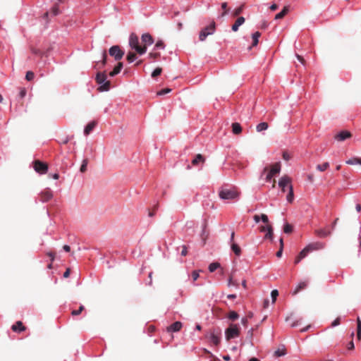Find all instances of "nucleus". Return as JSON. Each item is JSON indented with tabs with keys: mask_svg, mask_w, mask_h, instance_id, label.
I'll return each instance as SVG.
<instances>
[{
	"mask_svg": "<svg viewBox=\"0 0 361 361\" xmlns=\"http://www.w3.org/2000/svg\"><path fill=\"white\" fill-rule=\"evenodd\" d=\"M70 274H71V269H67L66 270V271L63 273V277L64 278H68L70 276Z\"/></svg>",
	"mask_w": 361,
	"mask_h": 361,
	"instance_id": "nucleus-63",
	"label": "nucleus"
},
{
	"mask_svg": "<svg viewBox=\"0 0 361 361\" xmlns=\"http://www.w3.org/2000/svg\"><path fill=\"white\" fill-rule=\"evenodd\" d=\"M232 132L235 135H239L242 132V128L238 123H233L232 124Z\"/></svg>",
	"mask_w": 361,
	"mask_h": 361,
	"instance_id": "nucleus-23",
	"label": "nucleus"
},
{
	"mask_svg": "<svg viewBox=\"0 0 361 361\" xmlns=\"http://www.w3.org/2000/svg\"><path fill=\"white\" fill-rule=\"evenodd\" d=\"M59 13H60V11H59V6H58V5H57V4H55V5L53 6V8H51V13L53 16H56L59 15Z\"/></svg>",
	"mask_w": 361,
	"mask_h": 361,
	"instance_id": "nucleus-42",
	"label": "nucleus"
},
{
	"mask_svg": "<svg viewBox=\"0 0 361 361\" xmlns=\"http://www.w3.org/2000/svg\"><path fill=\"white\" fill-rule=\"evenodd\" d=\"M240 334V329L236 324L231 323L225 330V338L226 341L238 338Z\"/></svg>",
	"mask_w": 361,
	"mask_h": 361,
	"instance_id": "nucleus-3",
	"label": "nucleus"
},
{
	"mask_svg": "<svg viewBox=\"0 0 361 361\" xmlns=\"http://www.w3.org/2000/svg\"><path fill=\"white\" fill-rule=\"evenodd\" d=\"M273 176H274V175H273V174H271V173L269 171V172L268 173V174L267 175L266 180H267V181H270Z\"/></svg>",
	"mask_w": 361,
	"mask_h": 361,
	"instance_id": "nucleus-64",
	"label": "nucleus"
},
{
	"mask_svg": "<svg viewBox=\"0 0 361 361\" xmlns=\"http://www.w3.org/2000/svg\"><path fill=\"white\" fill-rule=\"evenodd\" d=\"M106 59H107L106 52V51H104V52L102 54V61L101 63H99V62H97V64L95 65V68L97 69H100L103 66H104L106 63Z\"/></svg>",
	"mask_w": 361,
	"mask_h": 361,
	"instance_id": "nucleus-21",
	"label": "nucleus"
},
{
	"mask_svg": "<svg viewBox=\"0 0 361 361\" xmlns=\"http://www.w3.org/2000/svg\"><path fill=\"white\" fill-rule=\"evenodd\" d=\"M11 329L15 332H20V331H24L26 329V328L23 325L22 322L18 321L16 322L15 324H13L11 326Z\"/></svg>",
	"mask_w": 361,
	"mask_h": 361,
	"instance_id": "nucleus-14",
	"label": "nucleus"
},
{
	"mask_svg": "<svg viewBox=\"0 0 361 361\" xmlns=\"http://www.w3.org/2000/svg\"><path fill=\"white\" fill-rule=\"evenodd\" d=\"M279 186L283 192H286V189L290 190V186H292L290 178L288 176L281 177L279 182Z\"/></svg>",
	"mask_w": 361,
	"mask_h": 361,
	"instance_id": "nucleus-7",
	"label": "nucleus"
},
{
	"mask_svg": "<svg viewBox=\"0 0 361 361\" xmlns=\"http://www.w3.org/2000/svg\"><path fill=\"white\" fill-rule=\"evenodd\" d=\"M161 72H162V68L158 67V68H155L154 71L152 72V77L156 78V77L159 76V75H161Z\"/></svg>",
	"mask_w": 361,
	"mask_h": 361,
	"instance_id": "nucleus-43",
	"label": "nucleus"
},
{
	"mask_svg": "<svg viewBox=\"0 0 361 361\" xmlns=\"http://www.w3.org/2000/svg\"><path fill=\"white\" fill-rule=\"evenodd\" d=\"M265 238L272 240L273 238V229L271 226H268V231H267V233L265 235Z\"/></svg>",
	"mask_w": 361,
	"mask_h": 361,
	"instance_id": "nucleus-38",
	"label": "nucleus"
},
{
	"mask_svg": "<svg viewBox=\"0 0 361 361\" xmlns=\"http://www.w3.org/2000/svg\"><path fill=\"white\" fill-rule=\"evenodd\" d=\"M315 234L320 238H325L331 235V232L326 229H317L314 231Z\"/></svg>",
	"mask_w": 361,
	"mask_h": 361,
	"instance_id": "nucleus-19",
	"label": "nucleus"
},
{
	"mask_svg": "<svg viewBox=\"0 0 361 361\" xmlns=\"http://www.w3.org/2000/svg\"><path fill=\"white\" fill-rule=\"evenodd\" d=\"M137 56L134 52H129L127 55V61L129 63L133 62L136 59Z\"/></svg>",
	"mask_w": 361,
	"mask_h": 361,
	"instance_id": "nucleus-36",
	"label": "nucleus"
},
{
	"mask_svg": "<svg viewBox=\"0 0 361 361\" xmlns=\"http://www.w3.org/2000/svg\"><path fill=\"white\" fill-rule=\"evenodd\" d=\"M205 161L203 156L200 154L196 155L195 159L192 161V164L194 166L197 165L200 162L204 163Z\"/></svg>",
	"mask_w": 361,
	"mask_h": 361,
	"instance_id": "nucleus-24",
	"label": "nucleus"
},
{
	"mask_svg": "<svg viewBox=\"0 0 361 361\" xmlns=\"http://www.w3.org/2000/svg\"><path fill=\"white\" fill-rule=\"evenodd\" d=\"M231 250L237 255L239 256L241 254V249L236 243H231Z\"/></svg>",
	"mask_w": 361,
	"mask_h": 361,
	"instance_id": "nucleus-29",
	"label": "nucleus"
},
{
	"mask_svg": "<svg viewBox=\"0 0 361 361\" xmlns=\"http://www.w3.org/2000/svg\"><path fill=\"white\" fill-rule=\"evenodd\" d=\"M220 267V264L218 262L211 263L209 266V270L210 272H214L216 269Z\"/></svg>",
	"mask_w": 361,
	"mask_h": 361,
	"instance_id": "nucleus-35",
	"label": "nucleus"
},
{
	"mask_svg": "<svg viewBox=\"0 0 361 361\" xmlns=\"http://www.w3.org/2000/svg\"><path fill=\"white\" fill-rule=\"evenodd\" d=\"M338 324H340V318L338 317L336 318L332 323H331V326L334 327V326H338Z\"/></svg>",
	"mask_w": 361,
	"mask_h": 361,
	"instance_id": "nucleus-57",
	"label": "nucleus"
},
{
	"mask_svg": "<svg viewBox=\"0 0 361 361\" xmlns=\"http://www.w3.org/2000/svg\"><path fill=\"white\" fill-rule=\"evenodd\" d=\"M231 285L238 286V283L233 281L232 276H230V278L228 279V286H230Z\"/></svg>",
	"mask_w": 361,
	"mask_h": 361,
	"instance_id": "nucleus-58",
	"label": "nucleus"
},
{
	"mask_svg": "<svg viewBox=\"0 0 361 361\" xmlns=\"http://www.w3.org/2000/svg\"><path fill=\"white\" fill-rule=\"evenodd\" d=\"M289 190V192L286 197V199L288 202L291 203L294 198L293 186H290V190Z\"/></svg>",
	"mask_w": 361,
	"mask_h": 361,
	"instance_id": "nucleus-34",
	"label": "nucleus"
},
{
	"mask_svg": "<svg viewBox=\"0 0 361 361\" xmlns=\"http://www.w3.org/2000/svg\"><path fill=\"white\" fill-rule=\"evenodd\" d=\"M307 247H308V250L311 252L322 249L324 247V244L320 242H315L309 244Z\"/></svg>",
	"mask_w": 361,
	"mask_h": 361,
	"instance_id": "nucleus-15",
	"label": "nucleus"
},
{
	"mask_svg": "<svg viewBox=\"0 0 361 361\" xmlns=\"http://www.w3.org/2000/svg\"><path fill=\"white\" fill-rule=\"evenodd\" d=\"M35 78V73L31 71H29L26 73V75H25V79L27 80V81H31L34 79Z\"/></svg>",
	"mask_w": 361,
	"mask_h": 361,
	"instance_id": "nucleus-40",
	"label": "nucleus"
},
{
	"mask_svg": "<svg viewBox=\"0 0 361 361\" xmlns=\"http://www.w3.org/2000/svg\"><path fill=\"white\" fill-rule=\"evenodd\" d=\"M35 170L41 174H44L48 171V165L39 160H36L33 163Z\"/></svg>",
	"mask_w": 361,
	"mask_h": 361,
	"instance_id": "nucleus-8",
	"label": "nucleus"
},
{
	"mask_svg": "<svg viewBox=\"0 0 361 361\" xmlns=\"http://www.w3.org/2000/svg\"><path fill=\"white\" fill-rule=\"evenodd\" d=\"M281 171V164L279 162L275 163L271 166V170L269 171L271 174L274 175L279 173Z\"/></svg>",
	"mask_w": 361,
	"mask_h": 361,
	"instance_id": "nucleus-22",
	"label": "nucleus"
},
{
	"mask_svg": "<svg viewBox=\"0 0 361 361\" xmlns=\"http://www.w3.org/2000/svg\"><path fill=\"white\" fill-rule=\"evenodd\" d=\"M283 158L284 160L288 161L291 159V155L287 152H283Z\"/></svg>",
	"mask_w": 361,
	"mask_h": 361,
	"instance_id": "nucleus-53",
	"label": "nucleus"
},
{
	"mask_svg": "<svg viewBox=\"0 0 361 361\" xmlns=\"http://www.w3.org/2000/svg\"><path fill=\"white\" fill-rule=\"evenodd\" d=\"M199 276H200V275H199V272L197 271H193L192 272V278L193 281H195L196 280H197Z\"/></svg>",
	"mask_w": 361,
	"mask_h": 361,
	"instance_id": "nucleus-52",
	"label": "nucleus"
},
{
	"mask_svg": "<svg viewBox=\"0 0 361 361\" xmlns=\"http://www.w3.org/2000/svg\"><path fill=\"white\" fill-rule=\"evenodd\" d=\"M26 89L25 88H21L20 89V91L19 92V96L20 98H23L25 95H26Z\"/></svg>",
	"mask_w": 361,
	"mask_h": 361,
	"instance_id": "nucleus-55",
	"label": "nucleus"
},
{
	"mask_svg": "<svg viewBox=\"0 0 361 361\" xmlns=\"http://www.w3.org/2000/svg\"><path fill=\"white\" fill-rule=\"evenodd\" d=\"M149 57L151 58H153V59H157L158 57L160 56V54L159 53H150L149 54Z\"/></svg>",
	"mask_w": 361,
	"mask_h": 361,
	"instance_id": "nucleus-60",
	"label": "nucleus"
},
{
	"mask_svg": "<svg viewBox=\"0 0 361 361\" xmlns=\"http://www.w3.org/2000/svg\"><path fill=\"white\" fill-rule=\"evenodd\" d=\"M357 337L358 340L361 339V320L360 317L357 319Z\"/></svg>",
	"mask_w": 361,
	"mask_h": 361,
	"instance_id": "nucleus-30",
	"label": "nucleus"
},
{
	"mask_svg": "<svg viewBox=\"0 0 361 361\" xmlns=\"http://www.w3.org/2000/svg\"><path fill=\"white\" fill-rule=\"evenodd\" d=\"M308 286V281H301L296 286L295 289L293 292V295H295L298 294L302 290L305 289Z\"/></svg>",
	"mask_w": 361,
	"mask_h": 361,
	"instance_id": "nucleus-13",
	"label": "nucleus"
},
{
	"mask_svg": "<svg viewBox=\"0 0 361 361\" xmlns=\"http://www.w3.org/2000/svg\"><path fill=\"white\" fill-rule=\"evenodd\" d=\"M352 137V133L348 130H342L334 135V139L338 142H342Z\"/></svg>",
	"mask_w": 361,
	"mask_h": 361,
	"instance_id": "nucleus-10",
	"label": "nucleus"
},
{
	"mask_svg": "<svg viewBox=\"0 0 361 361\" xmlns=\"http://www.w3.org/2000/svg\"><path fill=\"white\" fill-rule=\"evenodd\" d=\"M286 353V350L278 349L277 350H276L274 352V355L276 357H281V356L285 355Z\"/></svg>",
	"mask_w": 361,
	"mask_h": 361,
	"instance_id": "nucleus-47",
	"label": "nucleus"
},
{
	"mask_svg": "<svg viewBox=\"0 0 361 361\" xmlns=\"http://www.w3.org/2000/svg\"><path fill=\"white\" fill-rule=\"evenodd\" d=\"M188 254V247L186 245L182 246L181 255L186 256Z\"/></svg>",
	"mask_w": 361,
	"mask_h": 361,
	"instance_id": "nucleus-54",
	"label": "nucleus"
},
{
	"mask_svg": "<svg viewBox=\"0 0 361 361\" xmlns=\"http://www.w3.org/2000/svg\"><path fill=\"white\" fill-rule=\"evenodd\" d=\"M53 197L52 191L49 188H46L40 193L41 201L45 202L50 200Z\"/></svg>",
	"mask_w": 361,
	"mask_h": 361,
	"instance_id": "nucleus-11",
	"label": "nucleus"
},
{
	"mask_svg": "<svg viewBox=\"0 0 361 361\" xmlns=\"http://www.w3.org/2000/svg\"><path fill=\"white\" fill-rule=\"evenodd\" d=\"M85 307L83 305H80L78 310H73L71 314L73 316L79 315L83 310Z\"/></svg>",
	"mask_w": 361,
	"mask_h": 361,
	"instance_id": "nucleus-44",
	"label": "nucleus"
},
{
	"mask_svg": "<svg viewBox=\"0 0 361 361\" xmlns=\"http://www.w3.org/2000/svg\"><path fill=\"white\" fill-rule=\"evenodd\" d=\"M215 30V22L213 21L210 23L209 25L205 27L204 29H202L199 35V39L200 41H204L207 37L209 35H212L214 33Z\"/></svg>",
	"mask_w": 361,
	"mask_h": 361,
	"instance_id": "nucleus-5",
	"label": "nucleus"
},
{
	"mask_svg": "<svg viewBox=\"0 0 361 361\" xmlns=\"http://www.w3.org/2000/svg\"><path fill=\"white\" fill-rule=\"evenodd\" d=\"M210 341L215 345H218L221 342V331L219 329L211 331Z\"/></svg>",
	"mask_w": 361,
	"mask_h": 361,
	"instance_id": "nucleus-9",
	"label": "nucleus"
},
{
	"mask_svg": "<svg viewBox=\"0 0 361 361\" xmlns=\"http://www.w3.org/2000/svg\"><path fill=\"white\" fill-rule=\"evenodd\" d=\"M310 252V251L308 250V247L306 246L300 253H299V256L303 259L304 257H305L307 255V253Z\"/></svg>",
	"mask_w": 361,
	"mask_h": 361,
	"instance_id": "nucleus-45",
	"label": "nucleus"
},
{
	"mask_svg": "<svg viewBox=\"0 0 361 361\" xmlns=\"http://www.w3.org/2000/svg\"><path fill=\"white\" fill-rule=\"evenodd\" d=\"M296 57H297V59H298V61H299L302 64H303V65L305 64V59H303V57H302V56H300V55H298V54H296Z\"/></svg>",
	"mask_w": 361,
	"mask_h": 361,
	"instance_id": "nucleus-61",
	"label": "nucleus"
},
{
	"mask_svg": "<svg viewBox=\"0 0 361 361\" xmlns=\"http://www.w3.org/2000/svg\"><path fill=\"white\" fill-rule=\"evenodd\" d=\"M268 127H269V125L267 123L262 122V123H259L257 126L256 130L257 132H261V131L267 130L268 128Z\"/></svg>",
	"mask_w": 361,
	"mask_h": 361,
	"instance_id": "nucleus-28",
	"label": "nucleus"
},
{
	"mask_svg": "<svg viewBox=\"0 0 361 361\" xmlns=\"http://www.w3.org/2000/svg\"><path fill=\"white\" fill-rule=\"evenodd\" d=\"M141 39H142V42L145 44L144 46H145V47L147 44L150 45V44H153V42H154L152 37L149 33L143 34L142 35Z\"/></svg>",
	"mask_w": 361,
	"mask_h": 361,
	"instance_id": "nucleus-17",
	"label": "nucleus"
},
{
	"mask_svg": "<svg viewBox=\"0 0 361 361\" xmlns=\"http://www.w3.org/2000/svg\"><path fill=\"white\" fill-rule=\"evenodd\" d=\"M109 54L114 56L115 60L121 59L124 55V52L120 49L119 46L114 45L109 49Z\"/></svg>",
	"mask_w": 361,
	"mask_h": 361,
	"instance_id": "nucleus-6",
	"label": "nucleus"
},
{
	"mask_svg": "<svg viewBox=\"0 0 361 361\" xmlns=\"http://www.w3.org/2000/svg\"><path fill=\"white\" fill-rule=\"evenodd\" d=\"M288 12V7L285 6L283 10L275 16V20H279L283 18Z\"/></svg>",
	"mask_w": 361,
	"mask_h": 361,
	"instance_id": "nucleus-25",
	"label": "nucleus"
},
{
	"mask_svg": "<svg viewBox=\"0 0 361 361\" xmlns=\"http://www.w3.org/2000/svg\"><path fill=\"white\" fill-rule=\"evenodd\" d=\"M272 302L274 303L276 302V298L279 295V291L277 290H273L271 293Z\"/></svg>",
	"mask_w": 361,
	"mask_h": 361,
	"instance_id": "nucleus-46",
	"label": "nucleus"
},
{
	"mask_svg": "<svg viewBox=\"0 0 361 361\" xmlns=\"http://www.w3.org/2000/svg\"><path fill=\"white\" fill-rule=\"evenodd\" d=\"M260 36H261V33L258 31H257L252 34V47H255L257 45V44L259 42V38L260 37Z\"/></svg>",
	"mask_w": 361,
	"mask_h": 361,
	"instance_id": "nucleus-26",
	"label": "nucleus"
},
{
	"mask_svg": "<svg viewBox=\"0 0 361 361\" xmlns=\"http://www.w3.org/2000/svg\"><path fill=\"white\" fill-rule=\"evenodd\" d=\"M240 192L235 188H226L220 190L219 196L222 200H233L238 199Z\"/></svg>",
	"mask_w": 361,
	"mask_h": 361,
	"instance_id": "nucleus-1",
	"label": "nucleus"
},
{
	"mask_svg": "<svg viewBox=\"0 0 361 361\" xmlns=\"http://www.w3.org/2000/svg\"><path fill=\"white\" fill-rule=\"evenodd\" d=\"M31 51H32V53H33L34 54H36V55H39V56L42 55V52L39 49L35 48V47L31 48Z\"/></svg>",
	"mask_w": 361,
	"mask_h": 361,
	"instance_id": "nucleus-49",
	"label": "nucleus"
},
{
	"mask_svg": "<svg viewBox=\"0 0 361 361\" xmlns=\"http://www.w3.org/2000/svg\"><path fill=\"white\" fill-rule=\"evenodd\" d=\"M227 317L231 321H235L238 319L239 315L235 311H230L227 315Z\"/></svg>",
	"mask_w": 361,
	"mask_h": 361,
	"instance_id": "nucleus-31",
	"label": "nucleus"
},
{
	"mask_svg": "<svg viewBox=\"0 0 361 361\" xmlns=\"http://www.w3.org/2000/svg\"><path fill=\"white\" fill-rule=\"evenodd\" d=\"M129 45L134 49L136 52L140 55L145 54L147 51V47H141L139 45V39L136 34L132 33L129 38Z\"/></svg>",
	"mask_w": 361,
	"mask_h": 361,
	"instance_id": "nucleus-4",
	"label": "nucleus"
},
{
	"mask_svg": "<svg viewBox=\"0 0 361 361\" xmlns=\"http://www.w3.org/2000/svg\"><path fill=\"white\" fill-rule=\"evenodd\" d=\"M47 256L50 257L51 262H52L54 260L55 254L53 252H47Z\"/></svg>",
	"mask_w": 361,
	"mask_h": 361,
	"instance_id": "nucleus-59",
	"label": "nucleus"
},
{
	"mask_svg": "<svg viewBox=\"0 0 361 361\" xmlns=\"http://www.w3.org/2000/svg\"><path fill=\"white\" fill-rule=\"evenodd\" d=\"M87 164H88V159H85L83 161H82V164L80 168V171L81 173H85L86 171H87Z\"/></svg>",
	"mask_w": 361,
	"mask_h": 361,
	"instance_id": "nucleus-37",
	"label": "nucleus"
},
{
	"mask_svg": "<svg viewBox=\"0 0 361 361\" xmlns=\"http://www.w3.org/2000/svg\"><path fill=\"white\" fill-rule=\"evenodd\" d=\"M261 219L265 224H269L268 216L266 214H262L261 215Z\"/></svg>",
	"mask_w": 361,
	"mask_h": 361,
	"instance_id": "nucleus-51",
	"label": "nucleus"
},
{
	"mask_svg": "<svg viewBox=\"0 0 361 361\" xmlns=\"http://www.w3.org/2000/svg\"><path fill=\"white\" fill-rule=\"evenodd\" d=\"M244 9V4H242L240 6L236 8L233 11V16L237 17L243 11Z\"/></svg>",
	"mask_w": 361,
	"mask_h": 361,
	"instance_id": "nucleus-33",
	"label": "nucleus"
},
{
	"mask_svg": "<svg viewBox=\"0 0 361 361\" xmlns=\"http://www.w3.org/2000/svg\"><path fill=\"white\" fill-rule=\"evenodd\" d=\"M329 167V162H324L322 164H318L317 166V169L319 171H324Z\"/></svg>",
	"mask_w": 361,
	"mask_h": 361,
	"instance_id": "nucleus-32",
	"label": "nucleus"
},
{
	"mask_svg": "<svg viewBox=\"0 0 361 361\" xmlns=\"http://www.w3.org/2000/svg\"><path fill=\"white\" fill-rule=\"evenodd\" d=\"M245 21L244 17L240 16L237 18L234 24L232 25V30L233 32H237L238 30L239 27L243 25Z\"/></svg>",
	"mask_w": 361,
	"mask_h": 361,
	"instance_id": "nucleus-16",
	"label": "nucleus"
},
{
	"mask_svg": "<svg viewBox=\"0 0 361 361\" xmlns=\"http://www.w3.org/2000/svg\"><path fill=\"white\" fill-rule=\"evenodd\" d=\"M107 76L105 72H98L96 75V82L101 85L98 87V90L100 92L109 91L111 87V82L106 80Z\"/></svg>",
	"mask_w": 361,
	"mask_h": 361,
	"instance_id": "nucleus-2",
	"label": "nucleus"
},
{
	"mask_svg": "<svg viewBox=\"0 0 361 361\" xmlns=\"http://www.w3.org/2000/svg\"><path fill=\"white\" fill-rule=\"evenodd\" d=\"M271 226V224H266L265 226H262L259 227V231L261 232H265L268 231V226Z\"/></svg>",
	"mask_w": 361,
	"mask_h": 361,
	"instance_id": "nucleus-56",
	"label": "nucleus"
},
{
	"mask_svg": "<svg viewBox=\"0 0 361 361\" xmlns=\"http://www.w3.org/2000/svg\"><path fill=\"white\" fill-rule=\"evenodd\" d=\"M155 48L164 49V42L161 40H159V41L157 42V43L155 44Z\"/></svg>",
	"mask_w": 361,
	"mask_h": 361,
	"instance_id": "nucleus-50",
	"label": "nucleus"
},
{
	"mask_svg": "<svg viewBox=\"0 0 361 361\" xmlns=\"http://www.w3.org/2000/svg\"><path fill=\"white\" fill-rule=\"evenodd\" d=\"M292 231H293V226L290 224H286L284 225V227H283L284 233H292Z\"/></svg>",
	"mask_w": 361,
	"mask_h": 361,
	"instance_id": "nucleus-41",
	"label": "nucleus"
},
{
	"mask_svg": "<svg viewBox=\"0 0 361 361\" xmlns=\"http://www.w3.org/2000/svg\"><path fill=\"white\" fill-rule=\"evenodd\" d=\"M122 68H123V63L118 62V64L114 68V70L109 73V75L111 77H114V76L116 75L117 74H118L121 72Z\"/></svg>",
	"mask_w": 361,
	"mask_h": 361,
	"instance_id": "nucleus-20",
	"label": "nucleus"
},
{
	"mask_svg": "<svg viewBox=\"0 0 361 361\" xmlns=\"http://www.w3.org/2000/svg\"><path fill=\"white\" fill-rule=\"evenodd\" d=\"M182 328V323L180 322H176L167 327L168 331L177 332Z\"/></svg>",
	"mask_w": 361,
	"mask_h": 361,
	"instance_id": "nucleus-12",
	"label": "nucleus"
},
{
	"mask_svg": "<svg viewBox=\"0 0 361 361\" xmlns=\"http://www.w3.org/2000/svg\"><path fill=\"white\" fill-rule=\"evenodd\" d=\"M221 8L224 10V12L221 14V16H225L228 14V4L226 2H224L221 4Z\"/></svg>",
	"mask_w": 361,
	"mask_h": 361,
	"instance_id": "nucleus-39",
	"label": "nucleus"
},
{
	"mask_svg": "<svg viewBox=\"0 0 361 361\" xmlns=\"http://www.w3.org/2000/svg\"><path fill=\"white\" fill-rule=\"evenodd\" d=\"M171 92L170 88H164L157 92V95H164Z\"/></svg>",
	"mask_w": 361,
	"mask_h": 361,
	"instance_id": "nucleus-48",
	"label": "nucleus"
},
{
	"mask_svg": "<svg viewBox=\"0 0 361 361\" xmlns=\"http://www.w3.org/2000/svg\"><path fill=\"white\" fill-rule=\"evenodd\" d=\"M345 163L348 165H355V164H360L361 165V158L360 157H354L350 159L345 161Z\"/></svg>",
	"mask_w": 361,
	"mask_h": 361,
	"instance_id": "nucleus-27",
	"label": "nucleus"
},
{
	"mask_svg": "<svg viewBox=\"0 0 361 361\" xmlns=\"http://www.w3.org/2000/svg\"><path fill=\"white\" fill-rule=\"evenodd\" d=\"M302 319H300V320H297V321H295L293 322L292 324H291V327H295L297 326L298 325H299L300 324V322H301Z\"/></svg>",
	"mask_w": 361,
	"mask_h": 361,
	"instance_id": "nucleus-62",
	"label": "nucleus"
},
{
	"mask_svg": "<svg viewBox=\"0 0 361 361\" xmlns=\"http://www.w3.org/2000/svg\"><path fill=\"white\" fill-rule=\"evenodd\" d=\"M96 126V121H93L90 122L85 128L84 134L85 135H88L91 133V131L95 128Z\"/></svg>",
	"mask_w": 361,
	"mask_h": 361,
	"instance_id": "nucleus-18",
	"label": "nucleus"
}]
</instances>
